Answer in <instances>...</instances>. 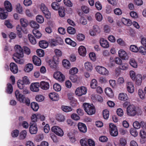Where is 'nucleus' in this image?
<instances>
[{"instance_id": "f257e3e1", "label": "nucleus", "mask_w": 146, "mask_h": 146, "mask_svg": "<svg viewBox=\"0 0 146 146\" xmlns=\"http://www.w3.org/2000/svg\"><path fill=\"white\" fill-rule=\"evenodd\" d=\"M15 53L14 54L13 58L17 63L23 64L25 62L23 58L24 54L23 50L21 46L16 45L14 47Z\"/></svg>"}, {"instance_id": "f03ea898", "label": "nucleus", "mask_w": 146, "mask_h": 146, "mask_svg": "<svg viewBox=\"0 0 146 146\" xmlns=\"http://www.w3.org/2000/svg\"><path fill=\"white\" fill-rule=\"evenodd\" d=\"M15 96L17 100L21 103H25L28 106L30 104V100L28 98H26L25 96L21 93L19 91L17 90L15 92Z\"/></svg>"}, {"instance_id": "7ed1b4c3", "label": "nucleus", "mask_w": 146, "mask_h": 146, "mask_svg": "<svg viewBox=\"0 0 146 146\" xmlns=\"http://www.w3.org/2000/svg\"><path fill=\"white\" fill-rule=\"evenodd\" d=\"M85 111L89 115H92L95 113V108L92 104L84 103L83 105Z\"/></svg>"}, {"instance_id": "20e7f679", "label": "nucleus", "mask_w": 146, "mask_h": 146, "mask_svg": "<svg viewBox=\"0 0 146 146\" xmlns=\"http://www.w3.org/2000/svg\"><path fill=\"white\" fill-rule=\"evenodd\" d=\"M127 114L131 116H134L137 113L135 107L133 105H129L127 108Z\"/></svg>"}, {"instance_id": "39448f33", "label": "nucleus", "mask_w": 146, "mask_h": 146, "mask_svg": "<svg viewBox=\"0 0 146 146\" xmlns=\"http://www.w3.org/2000/svg\"><path fill=\"white\" fill-rule=\"evenodd\" d=\"M96 71L100 74L106 76L109 75L108 70L104 67L98 66L96 67Z\"/></svg>"}, {"instance_id": "423d86ee", "label": "nucleus", "mask_w": 146, "mask_h": 146, "mask_svg": "<svg viewBox=\"0 0 146 146\" xmlns=\"http://www.w3.org/2000/svg\"><path fill=\"white\" fill-rule=\"evenodd\" d=\"M87 91L86 88L84 86H81L77 88L75 91V94L78 96H81L85 94Z\"/></svg>"}, {"instance_id": "0eeeda50", "label": "nucleus", "mask_w": 146, "mask_h": 146, "mask_svg": "<svg viewBox=\"0 0 146 146\" xmlns=\"http://www.w3.org/2000/svg\"><path fill=\"white\" fill-rule=\"evenodd\" d=\"M109 130L110 134L111 136H116L118 135V133L117 127L113 123L110 124Z\"/></svg>"}, {"instance_id": "6e6552de", "label": "nucleus", "mask_w": 146, "mask_h": 146, "mask_svg": "<svg viewBox=\"0 0 146 146\" xmlns=\"http://www.w3.org/2000/svg\"><path fill=\"white\" fill-rule=\"evenodd\" d=\"M54 77L56 80L60 82H62L65 80L64 76L60 72L56 71L54 73Z\"/></svg>"}, {"instance_id": "1a4fd4ad", "label": "nucleus", "mask_w": 146, "mask_h": 146, "mask_svg": "<svg viewBox=\"0 0 146 146\" xmlns=\"http://www.w3.org/2000/svg\"><path fill=\"white\" fill-rule=\"evenodd\" d=\"M119 56L122 60H127L129 57L127 52L123 49H120L118 51Z\"/></svg>"}, {"instance_id": "9d476101", "label": "nucleus", "mask_w": 146, "mask_h": 146, "mask_svg": "<svg viewBox=\"0 0 146 146\" xmlns=\"http://www.w3.org/2000/svg\"><path fill=\"white\" fill-rule=\"evenodd\" d=\"M40 7L41 11L44 15L45 17L47 19L50 18V13L45 5L42 3L40 5Z\"/></svg>"}, {"instance_id": "9b49d317", "label": "nucleus", "mask_w": 146, "mask_h": 146, "mask_svg": "<svg viewBox=\"0 0 146 146\" xmlns=\"http://www.w3.org/2000/svg\"><path fill=\"white\" fill-rule=\"evenodd\" d=\"M52 131L57 135L61 137L64 135V132L59 127L54 126L51 129Z\"/></svg>"}, {"instance_id": "f8f14e48", "label": "nucleus", "mask_w": 146, "mask_h": 146, "mask_svg": "<svg viewBox=\"0 0 146 146\" xmlns=\"http://www.w3.org/2000/svg\"><path fill=\"white\" fill-rule=\"evenodd\" d=\"M40 84L38 82L32 83L30 86L31 90L33 92H37L39 90Z\"/></svg>"}, {"instance_id": "ddd939ff", "label": "nucleus", "mask_w": 146, "mask_h": 146, "mask_svg": "<svg viewBox=\"0 0 146 146\" xmlns=\"http://www.w3.org/2000/svg\"><path fill=\"white\" fill-rule=\"evenodd\" d=\"M100 43L101 46L104 48H107L110 47L109 42L104 38H100Z\"/></svg>"}, {"instance_id": "4468645a", "label": "nucleus", "mask_w": 146, "mask_h": 146, "mask_svg": "<svg viewBox=\"0 0 146 146\" xmlns=\"http://www.w3.org/2000/svg\"><path fill=\"white\" fill-rule=\"evenodd\" d=\"M126 88L127 92L131 94L133 93L135 90L133 84L131 82H128L126 84Z\"/></svg>"}, {"instance_id": "2eb2a0df", "label": "nucleus", "mask_w": 146, "mask_h": 146, "mask_svg": "<svg viewBox=\"0 0 146 146\" xmlns=\"http://www.w3.org/2000/svg\"><path fill=\"white\" fill-rule=\"evenodd\" d=\"M29 132L31 134H35L36 133L38 129L37 126L35 123L30 125L29 128Z\"/></svg>"}, {"instance_id": "dca6fc26", "label": "nucleus", "mask_w": 146, "mask_h": 146, "mask_svg": "<svg viewBox=\"0 0 146 146\" xmlns=\"http://www.w3.org/2000/svg\"><path fill=\"white\" fill-rule=\"evenodd\" d=\"M9 69L11 71L13 74H17L18 71V66L14 63L11 62L10 64Z\"/></svg>"}, {"instance_id": "f3484780", "label": "nucleus", "mask_w": 146, "mask_h": 146, "mask_svg": "<svg viewBox=\"0 0 146 146\" xmlns=\"http://www.w3.org/2000/svg\"><path fill=\"white\" fill-rule=\"evenodd\" d=\"M78 128L80 131L85 133L86 132L87 128L86 125L82 123H79L78 124Z\"/></svg>"}, {"instance_id": "a211bd4d", "label": "nucleus", "mask_w": 146, "mask_h": 146, "mask_svg": "<svg viewBox=\"0 0 146 146\" xmlns=\"http://www.w3.org/2000/svg\"><path fill=\"white\" fill-rule=\"evenodd\" d=\"M50 98L52 100L58 101L59 99L58 95L56 93L52 92L50 93L48 95Z\"/></svg>"}, {"instance_id": "6ab92c4d", "label": "nucleus", "mask_w": 146, "mask_h": 146, "mask_svg": "<svg viewBox=\"0 0 146 146\" xmlns=\"http://www.w3.org/2000/svg\"><path fill=\"white\" fill-rule=\"evenodd\" d=\"M8 15V13L7 12H5V10L3 8H0V19H6Z\"/></svg>"}, {"instance_id": "aec40b11", "label": "nucleus", "mask_w": 146, "mask_h": 146, "mask_svg": "<svg viewBox=\"0 0 146 146\" xmlns=\"http://www.w3.org/2000/svg\"><path fill=\"white\" fill-rule=\"evenodd\" d=\"M4 6L6 10L8 12H10L13 9L12 7L11 3L8 1H6L4 3Z\"/></svg>"}, {"instance_id": "412c9836", "label": "nucleus", "mask_w": 146, "mask_h": 146, "mask_svg": "<svg viewBox=\"0 0 146 146\" xmlns=\"http://www.w3.org/2000/svg\"><path fill=\"white\" fill-rule=\"evenodd\" d=\"M135 80L136 85L138 86L141 85L142 80L141 75L139 74H137L136 76Z\"/></svg>"}, {"instance_id": "4be33fe9", "label": "nucleus", "mask_w": 146, "mask_h": 146, "mask_svg": "<svg viewBox=\"0 0 146 146\" xmlns=\"http://www.w3.org/2000/svg\"><path fill=\"white\" fill-rule=\"evenodd\" d=\"M78 51L79 54L81 56H84L86 53V48L83 46H80L78 49Z\"/></svg>"}, {"instance_id": "5701e85b", "label": "nucleus", "mask_w": 146, "mask_h": 146, "mask_svg": "<svg viewBox=\"0 0 146 146\" xmlns=\"http://www.w3.org/2000/svg\"><path fill=\"white\" fill-rule=\"evenodd\" d=\"M119 100L123 101H126L128 100V98L127 94L125 93H121L118 95Z\"/></svg>"}, {"instance_id": "b1692460", "label": "nucleus", "mask_w": 146, "mask_h": 146, "mask_svg": "<svg viewBox=\"0 0 146 146\" xmlns=\"http://www.w3.org/2000/svg\"><path fill=\"white\" fill-rule=\"evenodd\" d=\"M62 64L63 67L66 69H69L71 67V64L70 61L66 59H64L62 60Z\"/></svg>"}, {"instance_id": "393cba45", "label": "nucleus", "mask_w": 146, "mask_h": 146, "mask_svg": "<svg viewBox=\"0 0 146 146\" xmlns=\"http://www.w3.org/2000/svg\"><path fill=\"white\" fill-rule=\"evenodd\" d=\"M105 92L107 96L110 98H111L113 96L114 94L111 88H107L105 90Z\"/></svg>"}, {"instance_id": "a878e982", "label": "nucleus", "mask_w": 146, "mask_h": 146, "mask_svg": "<svg viewBox=\"0 0 146 146\" xmlns=\"http://www.w3.org/2000/svg\"><path fill=\"white\" fill-rule=\"evenodd\" d=\"M91 98L94 102H95L97 101L100 102H102L103 100V99L101 96L98 95H92Z\"/></svg>"}, {"instance_id": "bb28decb", "label": "nucleus", "mask_w": 146, "mask_h": 146, "mask_svg": "<svg viewBox=\"0 0 146 146\" xmlns=\"http://www.w3.org/2000/svg\"><path fill=\"white\" fill-rule=\"evenodd\" d=\"M40 84V88L43 90H47L49 88V85L48 82L45 81H41Z\"/></svg>"}, {"instance_id": "cd10ccee", "label": "nucleus", "mask_w": 146, "mask_h": 146, "mask_svg": "<svg viewBox=\"0 0 146 146\" xmlns=\"http://www.w3.org/2000/svg\"><path fill=\"white\" fill-rule=\"evenodd\" d=\"M33 61L34 64L36 65L39 66L41 64V60L40 59L36 56H33Z\"/></svg>"}, {"instance_id": "c85d7f7f", "label": "nucleus", "mask_w": 146, "mask_h": 146, "mask_svg": "<svg viewBox=\"0 0 146 146\" xmlns=\"http://www.w3.org/2000/svg\"><path fill=\"white\" fill-rule=\"evenodd\" d=\"M84 65L85 68L87 70L91 71L93 69V65L90 62H86L84 63Z\"/></svg>"}, {"instance_id": "c756f323", "label": "nucleus", "mask_w": 146, "mask_h": 146, "mask_svg": "<svg viewBox=\"0 0 146 146\" xmlns=\"http://www.w3.org/2000/svg\"><path fill=\"white\" fill-rule=\"evenodd\" d=\"M121 21L123 24L127 26H130L132 24L131 21L129 19L122 18L121 19Z\"/></svg>"}, {"instance_id": "7c9ffc66", "label": "nucleus", "mask_w": 146, "mask_h": 146, "mask_svg": "<svg viewBox=\"0 0 146 146\" xmlns=\"http://www.w3.org/2000/svg\"><path fill=\"white\" fill-rule=\"evenodd\" d=\"M20 22L22 26L23 27H27L29 24V22L26 19L22 18L20 19Z\"/></svg>"}, {"instance_id": "2f4dec72", "label": "nucleus", "mask_w": 146, "mask_h": 146, "mask_svg": "<svg viewBox=\"0 0 146 146\" xmlns=\"http://www.w3.org/2000/svg\"><path fill=\"white\" fill-rule=\"evenodd\" d=\"M33 64H32L29 63L26 65L24 68V70L26 72H29L33 70Z\"/></svg>"}, {"instance_id": "473e14b6", "label": "nucleus", "mask_w": 146, "mask_h": 146, "mask_svg": "<svg viewBox=\"0 0 146 146\" xmlns=\"http://www.w3.org/2000/svg\"><path fill=\"white\" fill-rule=\"evenodd\" d=\"M58 64V61H55L54 60H50L49 62V65L51 68H56Z\"/></svg>"}, {"instance_id": "72a5a7b5", "label": "nucleus", "mask_w": 146, "mask_h": 146, "mask_svg": "<svg viewBox=\"0 0 146 146\" xmlns=\"http://www.w3.org/2000/svg\"><path fill=\"white\" fill-rule=\"evenodd\" d=\"M39 44L40 47L43 48H46L48 46V44L47 42L43 40L40 41Z\"/></svg>"}, {"instance_id": "f704fd0d", "label": "nucleus", "mask_w": 146, "mask_h": 146, "mask_svg": "<svg viewBox=\"0 0 146 146\" xmlns=\"http://www.w3.org/2000/svg\"><path fill=\"white\" fill-rule=\"evenodd\" d=\"M130 64L131 66L134 68H136L137 67V63L135 60L133 58H131L129 61Z\"/></svg>"}, {"instance_id": "c9c22d12", "label": "nucleus", "mask_w": 146, "mask_h": 146, "mask_svg": "<svg viewBox=\"0 0 146 146\" xmlns=\"http://www.w3.org/2000/svg\"><path fill=\"white\" fill-rule=\"evenodd\" d=\"M30 26L34 29H37L39 27V25L36 21H32L30 22Z\"/></svg>"}, {"instance_id": "e433bc0d", "label": "nucleus", "mask_w": 146, "mask_h": 146, "mask_svg": "<svg viewBox=\"0 0 146 146\" xmlns=\"http://www.w3.org/2000/svg\"><path fill=\"white\" fill-rule=\"evenodd\" d=\"M98 86V82L95 79H92L90 82V86L92 89H96Z\"/></svg>"}, {"instance_id": "4c0bfd02", "label": "nucleus", "mask_w": 146, "mask_h": 146, "mask_svg": "<svg viewBox=\"0 0 146 146\" xmlns=\"http://www.w3.org/2000/svg\"><path fill=\"white\" fill-rule=\"evenodd\" d=\"M65 41L66 43L73 47H75L76 45V42L72 40L70 38H66L65 40Z\"/></svg>"}, {"instance_id": "58836bf2", "label": "nucleus", "mask_w": 146, "mask_h": 146, "mask_svg": "<svg viewBox=\"0 0 146 146\" xmlns=\"http://www.w3.org/2000/svg\"><path fill=\"white\" fill-rule=\"evenodd\" d=\"M138 94L140 99L142 100L145 99V93L141 89H139L138 90Z\"/></svg>"}, {"instance_id": "ea45409f", "label": "nucleus", "mask_w": 146, "mask_h": 146, "mask_svg": "<svg viewBox=\"0 0 146 146\" xmlns=\"http://www.w3.org/2000/svg\"><path fill=\"white\" fill-rule=\"evenodd\" d=\"M31 106L32 109L35 111H37L39 108L38 104L35 102H32Z\"/></svg>"}, {"instance_id": "a19ab883", "label": "nucleus", "mask_w": 146, "mask_h": 146, "mask_svg": "<svg viewBox=\"0 0 146 146\" xmlns=\"http://www.w3.org/2000/svg\"><path fill=\"white\" fill-rule=\"evenodd\" d=\"M76 38L78 41H82L84 40L85 38V36L83 34L78 33L76 35Z\"/></svg>"}, {"instance_id": "79ce46f5", "label": "nucleus", "mask_w": 146, "mask_h": 146, "mask_svg": "<svg viewBox=\"0 0 146 146\" xmlns=\"http://www.w3.org/2000/svg\"><path fill=\"white\" fill-rule=\"evenodd\" d=\"M13 91V88L12 85L9 83L7 84V88L6 89V92L9 94L12 93Z\"/></svg>"}, {"instance_id": "37998d69", "label": "nucleus", "mask_w": 146, "mask_h": 146, "mask_svg": "<svg viewBox=\"0 0 146 146\" xmlns=\"http://www.w3.org/2000/svg\"><path fill=\"white\" fill-rule=\"evenodd\" d=\"M78 72V69L76 67H73L70 69L69 71V73L70 75H76Z\"/></svg>"}, {"instance_id": "c03bdc74", "label": "nucleus", "mask_w": 146, "mask_h": 146, "mask_svg": "<svg viewBox=\"0 0 146 146\" xmlns=\"http://www.w3.org/2000/svg\"><path fill=\"white\" fill-rule=\"evenodd\" d=\"M61 109L62 111L66 112H70L72 110L71 107L65 106H61Z\"/></svg>"}, {"instance_id": "a18cd8bd", "label": "nucleus", "mask_w": 146, "mask_h": 146, "mask_svg": "<svg viewBox=\"0 0 146 146\" xmlns=\"http://www.w3.org/2000/svg\"><path fill=\"white\" fill-rule=\"evenodd\" d=\"M27 135V132L26 130L21 131L19 133V138L21 139H25Z\"/></svg>"}, {"instance_id": "49530a36", "label": "nucleus", "mask_w": 146, "mask_h": 146, "mask_svg": "<svg viewBox=\"0 0 146 146\" xmlns=\"http://www.w3.org/2000/svg\"><path fill=\"white\" fill-rule=\"evenodd\" d=\"M28 37L29 41L33 44H35L36 43V39L35 37L31 34L28 35Z\"/></svg>"}, {"instance_id": "de8ad7c7", "label": "nucleus", "mask_w": 146, "mask_h": 146, "mask_svg": "<svg viewBox=\"0 0 146 146\" xmlns=\"http://www.w3.org/2000/svg\"><path fill=\"white\" fill-rule=\"evenodd\" d=\"M68 33L71 35H74L76 33V30L74 28L71 27H68L67 29Z\"/></svg>"}, {"instance_id": "09e8293b", "label": "nucleus", "mask_w": 146, "mask_h": 146, "mask_svg": "<svg viewBox=\"0 0 146 146\" xmlns=\"http://www.w3.org/2000/svg\"><path fill=\"white\" fill-rule=\"evenodd\" d=\"M33 34L37 38H39L41 36V34L37 30L33 29Z\"/></svg>"}, {"instance_id": "8fccbe9b", "label": "nucleus", "mask_w": 146, "mask_h": 146, "mask_svg": "<svg viewBox=\"0 0 146 146\" xmlns=\"http://www.w3.org/2000/svg\"><path fill=\"white\" fill-rule=\"evenodd\" d=\"M36 21L40 23H42L44 21L43 17L40 15H38L36 17Z\"/></svg>"}, {"instance_id": "3c124183", "label": "nucleus", "mask_w": 146, "mask_h": 146, "mask_svg": "<svg viewBox=\"0 0 146 146\" xmlns=\"http://www.w3.org/2000/svg\"><path fill=\"white\" fill-rule=\"evenodd\" d=\"M53 87L54 90L56 92L60 91L61 89V86L58 83L54 84L53 85Z\"/></svg>"}, {"instance_id": "603ef678", "label": "nucleus", "mask_w": 146, "mask_h": 146, "mask_svg": "<svg viewBox=\"0 0 146 146\" xmlns=\"http://www.w3.org/2000/svg\"><path fill=\"white\" fill-rule=\"evenodd\" d=\"M56 119L60 122H62L64 121L65 117L62 114H59L56 116Z\"/></svg>"}, {"instance_id": "864d4df0", "label": "nucleus", "mask_w": 146, "mask_h": 146, "mask_svg": "<svg viewBox=\"0 0 146 146\" xmlns=\"http://www.w3.org/2000/svg\"><path fill=\"white\" fill-rule=\"evenodd\" d=\"M35 99L37 102H41L44 100V97L42 95H38L36 96Z\"/></svg>"}, {"instance_id": "5fc2aeb1", "label": "nucleus", "mask_w": 146, "mask_h": 146, "mask_svg": "<svg viewBox=\"0 0 146 146\" xmlns=\"http://www.w3.org/2000/svg\"><path fill=\"white\" fill-rule=\"evenodd\" d=\"M49 42L52 46H55L57 45L58 43L57 40L55 39H51L49 40Z\"/></svg>"}, {"instance_id": "6e6d98bb", "label": "nucleus", "mask_w": 146, "mask_h": 146, "mask_svg": "<svg viewBox=\"0 0 146 146\" xmlns=\"http://www.w3.org/2000/svg\"><path fill=\"white\" fill-rule=\"evenodd\" d=\"M16 10L17 11L20 13L22 14L23 10L22 6L19 3H18L16 5Z\"/></svg>"}, {"instance_id": "4d7b16f0", "label": "nucleus", "mask_w": 146, "mask_h": 146, "mask_svg": "<svg viewBox=\"0 0 146 146\" xmlns=\"http://www.w3.org/2000/svg\"><path fill=\"white\" fill-rule=\"evenodd\" d=\"M103 115L105 119H108L109 116V111L107 109L104 110L103 111Z\"/></svg>"}, {"instance_id": "13d9d810", "label": "nucleus", "mask_w": 146, "mask_h": 146, "mask_svg": "<svg viewBox=\"0 0 146 146\" xmlns=\"http://www.w3.org/2000/svg\"><path fill=\"white\" fill-rule=\"evenodd\" d=\"M131 134L133 136L135 137L137 136L138 133L135 128H132L130 130Z\"/></svg>"}, {"instance_id": "bf43d9fd", "label": "nucleus", "mask_w": 146, "mask_h": 146, "mask_svg": "<svg viewBox=\"0 0 146 146\" xmlns=\"http://www.w3.org/2000/svg\"><path fill=\"white\" fill-rule=\"evenodd\" d=\"M130 50L132 52H137L138 51V48L137 46L134 45H131Z\"/></svg>"}, {"instance_id": "052dcab7", "label": "nucleus", "mask_w": 146, "mask_h": 146, "mask_svg": "<svg viewBox=\"0 0 146 146\" xmlns=\"http://www.w3.org/2000/svg\"><path fill=\"white\" fill-rule=\"evenodd\" d=\"M22 81H23V82L25 85L29 84L30 83L28 77L26 76H25L23 78Z\"/></svg>"}, {"instance_id": "680f3d73", "label": "nucleus", "mask_w": 146, "mask_h": 146, "mask_svg": "<svg viewBox=\"0 0 146 146\" xmlns=\"http://www.w3.org/2000/svg\"><path fill=\"white\" fill-rule=\"evenodd\" d=\"M58 13L60 17H63L65 15V10L63 8H60L59 9Z\"/></svg>"}, {"instance_id": "e2e57ef3", "label": "nucleus", "mask_w": 146, "mask_h": 146, "mask_svg": "<svg viewBox=\"0 0 146 146\" xmlns=\"http://www.w3.org/2000/svg\"><path fill=\"white\" fill-rule=\"evenodd\" d=\"M70 79L73 82H76L78 80V77L76 75H70Z\"/></svg>"}, {"instance_id": "0e129e2a", "label": "nucleus", "mask_w": 146, "mask_h": 146, "mask_svg": "<svg viewBox=\"0 0 146 146\" xmlns=\"http://www.w3.org/2000/svg\"><path fill=\"white\" fill-rule=\"evenodd\" d=\"M17 85L18 88L20 89H23L25 86V84L23 82V81H22L21 80H19L18 81Z\"/></svg>"}, {"instance_id": "69168bd1", "label": "nucleus", "mask_w": 146, "mask_h": 146, "mask_svg": "<svg viewBox=\"0 0 146 146\" xmlns=\"http://www.w3.org/2000/svg\"><path fill=\"white\" fill-rule=\"evenodd\" d=\"M88 139L86 138H83L80 140V143L82 146H88Z\"/></svg>"}, {"instance_id": "338daca9", "label": "nucleus", "mask_w": 146, "mask_h": 146, "mask_svg": "<svg viewBox=\"0 0 146 146\" xmlns=\"http://www.w3.org/2000/svg\"><path fill=\"white\" fill-rule=\"evenodd\" d=\"M139 52L143 55L146 54V49L143 46H140L138 49Z\"/></svg>"}, {"instance_id": "774afa93", "label": "nucleus", "mask_w": 146, "mask_h": 146, "mask_svg": "<svg viewBox=\"0 0 146 146\" xmlns=\"http://www.w3.org/2000/svg\"><path fill=\"white\" fill-rule=\"evenodd\" d=\"M37 55L40 57H43L44 55V51L41 49H38L36 50Z\"/></svg>"}]
</instances>
